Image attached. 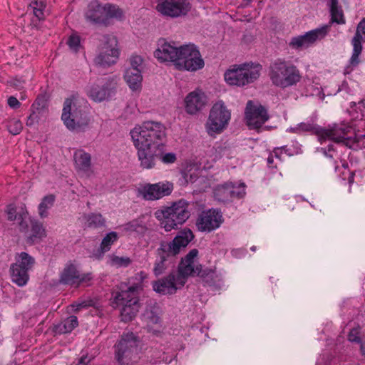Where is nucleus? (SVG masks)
<instances>
[{
    "label": "nucleus",
    "instance_id": "nucleus-50",
    "mask_svg": "<svg viewBox=\"0 0 365 365\" xmlns=\"http://www.w3.org/2000/svg\"><path fill=\"white\" fill-rule=\"evenodd\" d=\"M143 63V58L139 56H133L130 58V67L135 68H140Z\"/></svg>",
    "mask_w": 365,
    "mask_h": 365
},
{
    "label": "nucleus",
    "instance_id": "nucleus-15",
    "mask_svg": "<svg viewBox=\"0 0 365 365\" xmlns=\"http://www.w3.org/2000/svg\"><path fill=\"white\" fill-rule=\"evenodd\" d=\"M245 115L248 128L258 132L269 119L267 109L260 103H254L252 101H247Z\"/></svg>",
    "mask_w": 365,
    "mask_h": 365
},
{
    "label": "nucleus",
    "instance_id": "nucleus-62",
    "mask_svg": "<svg viewBox=\"0 0 365 365\" xmlns=\"http://www.w3.org/2000/svg\"><path fill=\"white\" fill-rule=\"evenodd\" d=\"M361 351L363 355H365V348L364 346V344H361Z\"/></svg>",
    "mask_w": 365,
    "mask_h": 365
},
{
    "label": "nucleus",
    "instance_id": "nucleus-59",
    "mask_svg": "<svg viewBox=\"0 0 365 365\" xmlns=\"http://www.w3.org/2000/svg\"><path fill=\"white\" fill-rule=\"evenodd\" d=\"M339 0H329V6L334 7V6H339Z\"/></svg>",
    "mask_w": 365,
    "mask_h": 365
},
{
    "label": "nucleus",
    "instance_id": "nucleus-9",
    "mask_svg": "<svg viewBox=\"0 0 365 365\" xmlns=\"http://www.w3.org/2000/svg\"><path fill=\"white\" fill-rule=\"evenodd\" d=\"M139 339L133 332L124 333L115 345V359L119 365H133L138 360Z\"/></svg>",
    "mask_w": 365,
    "mask_h": 365
},
{
    "label": "nucleus",
    "instance_id": "nucleus-57",
    "mask_svg": "<svg viewBox=\"0 0 365 365\" xmlns=\"http://www.w3.org/2000/svg\"><path fill=\"white\" fill-rule=\"evenodd\" d=\"M36 119V115H35V113H34L31 114L27 118V120L26 123V125L32 126L35 123Z\"/></svg>",
    "mask_w": 365,
    "mask_h": 365
},
{
    "label": "nucleus",
    "instance_id": "nucleus-3",
    "mask_svg": "<svg viewBox=\"0 0 365 365\" xmlns=\"http://www.w3.org/2000/svg\"><path fill=\"white\" fill-rule=\"evenodd\" d=\"M269 76L273 85L282 88L296 86L302 78L300 71L295 65L281 58L271 63Z\"/></svg>",
    "mask_w": 365,
    "mask_h": 365
},
{
    "label": "nucleus",
    "instance_id": "nucleus-38",
    "mask_svg": "<svg viewBox=\"0 0 365 365\" xmlns=\"http://www.w3.org/2000/svg\"><path fill=\"white\" fill-rule=\"evenodd\" d=\"M86 226L90 228H100L105 226L106 220L99 213H91L86 216Z\"/></svg>",
    "mask_w": 365,
    "mask_h": 365
},
{
    "label": "nucleus",
    "instance_id": "nucleus-22",
    "mask_svg": "<svg viewBox=\"0 0 365 365\" xmlns=\"http://www.w3.org/2000/svg\"><path fill=\"white\" fill-rule=\"evenodd\" d=\"M185 284L184 278L178 277L175 272H171L167 277L154 282L153 290L162 294H172Z\"/></svg>",
    "mask_w": 365,
    "mask_h": 365
},
{
    "label": "nucleus",
    "instance_id": "nucleus-16",
    "mask_svg": "<svg viewBox=\"0 0 365 365\" xmlns=\"http://www.w3.org/2000/svg\"><path fill=\"white\" fill-rule=\"evenodd\" d=\"M191 9L188 0H157L155 9L163 16L178 18L187 15Z\"/></svg>",
    "mask_w": 365,
    "mask_h": 365
},
{
    "label": "nucleus",
    "instance_id": "nucleus-10",
    "mask_svg": "<svg viewBox=\"0 0 365 365\" xmlns=\"http://www.w3.org/2000/svg\"><path fill=\"white\" fill-rule=\"evenodd\" d=\"M35 259L27 252H22L15 255V262L10 266L11 279L19 287L25 286L29 279V271L35 264Z\"/></svg>",
    "mask_w": 365,
    "mask_h": 365
},
{
    "label": "nucleus",
    "instance_id": "nucleus-63",
    "mask_svg": "<svg viewBox=\"0 0 365 365\" xmlns=\"http://www.w3.org/2000/svg\"><path fill=\"white\" fill-rule=\"evenodd\" d=\"M250 250L253 252H255L256 250V247L255 246H252Z\"/></svg>",
    "mask_w": 365,
    "mask_h": 365
},
{
    "label": "nucleus",
    "instance_id": "nucleus-2",
    "mask_svg": "<svg viewBox=\"0 0 365 365\" xmlns=\"http://www.w3.org/2000/svg\"><path fill=\"white\" fill-rule=\"evenodd\" d=\"M130 135L133 143L165 149L166 128L160 122L147 120L135 125Z\"/></svg>",
    "mask_w": 365,
    "mask_h": 365
},
{
    "label": "nucleus",
    "instance_id": "nucleus-19",
    "mask_svg": "<svg viewBox=\"0 0 365 365\" xmlns=\"http://www.w3.org/2000/svg\"><path fill=\"white\" fill-rule=\"evenodd\" d=\"M223 222L222 212L216 209L202 211L197 217L196 227L199 231L210 232L215 230Z\"/></svg>",
    "mask_w": 365,
    "mask_h": 365
},
{
    "label": "nucleus",
    "instance_id": "nucleus-14",
    "mask_svg": "<svg viewBox=\"0 0 365 365\" xmlns=\"http://www.w3.org/2000/svg\"><path fill=\"white\" fill-rule=\"evenodd\" d=\"M117 84V76L108 77L103 81L88 85L86 93L95 102L108 101L115 95Z\"/></svg>",
    "mask_w": 365,
    "mask_h": 365
},
{
    "label": "nucleus",
    "instance_id": "nucleus-48",
    "mask_svg": "<svg viewBox=\"0 0 365 365\" xmlns=\"http://www.w3.org/2000/svg\"><path fill=\"white\" fill-rule=\"evenodd\" d=\"M47 104L46 99L45 98L44 96H38L34 104L32 105V107L37 109V110H43Z\"/></svg>",
    "mask_w": 365,
    "mask_h": 365
},
{
    "label": "nucleus",
    "instance_id": "nucleus-36",
    "mask_svg": "<svg viewBox=\"0 0 365 365\" xmlns=\"http://www.w3.org/2000/svg\"><path fill=\"white\" fill-rule=\"evenodd\" d=\"M28 6L32 10L34 16L38 19H44L45 0H26Z\"/></svg>",
    "mask_w": 365,
    "mask_h": 365
},
{
    "label": "nucleus",
    "instance_id": "nucleus-51",
    "mask_svg": "<svg viewBox=\"0 0 365 365\" xmlns=\"http://www.w3.org/2000/svg\"><path fill=\"white\" fill-rule=\"evenodd\" d=\"M91 306V302H86V301H83L81 302L75 303V304H72V307L76 312L79 311L82 308H86V307H89Z\"/></svg>",
    "mask_w": 365,
    "mask_h": 365
},
{
    "label": "nucleus",
    "instance_id": "nucleus-37",
    "mask_svg": "<svg viewBox=\"0 0 365 365\" xmlns=\"http://www.w3.org/2000/svg\"><path fill=\"white\" fill-rule=\"evenodd\" d=\"M55 202V196L53 195H48L45 196L41 203L38 205V215L41 218L48 216V210L50 209Z\"/></svg>",
    "mask_w": 365,
    "mask_h": 365
},
{
    "label": "nucleus",
    "instance_id": "nucleus-53",
    "mask_svg": "<svg viewBox=\"0 0 365 365\" xmlns=\"http://www.w3.org/2000/svg\"><path fill=\"white\" fill-rule=\"evenodd\" d=\"M319 151L323 153L327 158H333V155L331 154V152L334 151L332 145H329L327 150V148H321L320 149H319Z\"/></svg>",
    "mask_w": 365,
    "mask_h": 365
},
{
    "label": "nucleus",
    "instance_id": "nucleus-27",
    "mask_svg": "<svg viewBox=\"0 0 365 365\" xmlns=\"http://www.w3.org/2000/svg\"><path fill=\"white\" fill-rule=\"evenodd\" d=\"M207 103V97L200 90L190 93L185 98V109L190 114H195L202 110Z\"/></svg>",
    "mask_w": 365,
    "mask_h": 365
},
{
    "label": "nucleus",
    "instance_id": "nucleus-33",
    "mask_svg": "<svg viewBox=\"0 0 365 365\" xmlns=\"http://www.w3.org/2000/svg\"><path fill=\"white\" fill-rule=\"evenodd\" d=\"M232 182H225L218 185L214 189V197L220 202H227L232 198Z\"/></svg>",
    "mask_w": 365,
    "mask_h": 365
},
{
    "label": "nucleus",
    "instance_id": "nucleus-61",
    "mask_svg": "<svg viewBox=\"0 0 365 365\" xmlns=\"http://www.w3.org/2000/svg\"><path fill=\"white\" fill-rule=\"evenodd\" d=\"M86 360L87 357H81L78 365H86V363L88 362V361Z\"/></svg>",
    "mask_w": 365,
    "mask_h": 365
},
{
    "label": "nucleus",
    "instance_id": "nucleus-47",
    "mask_svg": "<svg viewBox=\"0 0 365 365\" xmlns=\"http://www.w3.org/2000/svg\"><path fill=\"white\" fill-rule=\"evenodd\" d=\"M160 159L165 164H171L175 162L176 155L174 153H163L159 156Z\"/></svg>",
    "mask_w": 365,
    "mask_h": 365
},
{
    "label": "nucleus",
    "instance_id": "nucleus-42",
    "mask_svg": "<svg viewBox=\"0 0 365 365\" xmlns=\"http://www.w3.org/2000/svg\"><path fill=\"white\" fill-rule=\"evenodd\" d=\"M329 10L332 22H335L338 24H345L343 10L340 6L330 7Z\"/></svg>",
    "mask_w": 365,
    "mask_h": 365
},
{
    "label": "nucleus",
    "instance_id": "nucleus-5",
    "mask_svg": "<svg viewBox=\"0 0 365 365\" xmlns=\"http://www.w3.org/2000/svg\"><path fill=\"white\" fill-rule=\"evenodd\" d=\"M188 206V202L181 199L173 202L170 206L163 207L155 212V215L162 220L165 230L170 231L178 228V225L183 224L190 217Z\"/></svg>",
    "mask_w": 365,
    "mask_h": 365
},
{
    "label": "nucleus",
    "instance_id": "nucleus-54",
    "mask_svg": "<svg viewBox=\"0 0 365 365\" xmlns=\"http://www.w3.org/2000/svg\"><path fill=\"white\" fill-rule=\"evenodd\" d=\"M10 84L16 89L21 90L24 87V81L21 79H14L11 81Z\"/></svg>",
    "mask_w": 365,
    "mask_h": 365
},
{
    "label": "nucleus",
    "instance_id": "nucleus-6",
    "mask_svg": "<svg viewBox=\"0 0 365 365\" xmlns=\"http://www.w3.org/2000/svg\"><path fill=\"white\" fill-rule=\"evenodd\" d=\"M61 119L66 127L72 131L83 130L90 123L88 113L75 98L65 100Z\"/></svg>",
    "mask_w": 365,
    "mask_h": 365
},
{
    "label": "nucleus",
    "instance_id": "nucleus-60",
    "mask_svg": "<svg viewBox=\"0 0 365 365\" xmlns=\"http://www.w3.org/2000/svg\"><path fill=\"white\" fill-rule=\"evenodd\" d=\"M252 2V0H242L241 4H240V7L242 8H245L247 6H248Z\"/></svg>",
    "mask_w": 365,
    "mask_h": 365
},
{
    "label": "nucleus",
    "instance_id": "nucleus-58",
    "mask_svg": "<svg viewBox=\"0 0 365 365\" xmlns=\"http://www.w3.org/2000/svg\"><path fill=\"white\" fill-rule=\"evenodd\" d=\"M267 165L269 167H276V165H273V163H274V157L273 155H269L268 158H267Z\"/></svg>",
    "mask_w": 365,
    "mask_h": 365
},
{
    "label": "nucleus",
    "instance_id": "nucleus-1",
    "mask_svg": "<svg viewBox=\"0 0 365 365\" xmlns=\"http://www.w3.org/2000/svg\"><path fill=\"white\" fill-rule=\"evenodd\" d=\"M193 238L192 232L190 229H184L171 242H161L156 250V259L153 269L154 274L158 277L163 274L173 262V257Z\"/></svg>",
    "mask_w": 365,
    "mask_h": 365
},
{
    "label": "nucleus",
    "instance_id": "nucleus-64",
    "mask_svg": "<svg viewBox=\"0 0 365 365\" xmlns=\"http://www.w3.org/2000/svg\"><path fill=\"white\" fill-rule=\"evenodd\" d=\"M144 273L143 272H140V275H143Z\"/></svg>",
    "mask_w": 365,
    "mask_h": 365
},
{
    "label": "nucleus",
    "instance_id": "nucleus-11",
    "mask_svg": "<svg viewBox=\"0 0 365 365\" xmlns=\"http://www.w3.org/2000/svg\"><path fill=\"white\" fill-rule=\"evenodd\" d=\"M231 118L230 110H228L222 101H218L212 107L206 129L210 135L222 133L228 125Z\"/></svg>",
    "mask_w": 365,
    "mask_h": 365
},
{
    "label": "nucleus",
    "instance_id": "nucleus-28",
    "mask_svg": "<svg viewBox=\"0 0 365 365\" xmlns=\"http://www.w3.org/2000/svg\"><path fill=\"white\" fill-rule=\"evenodd\" d=\"M105 9L98 1H93L88 5V9L86 13L87 21L97 24L107 25L106 21Z\"/></svg>",
    "mask_w": 365,
    "mask_h": 365
},
{
    "label": "nucleus",
    "instance_id": "nucleus-4",
    "mask_svg": "<svg viewBox=\"0 0 365 365\" xmlns=\"http://www.w3.org/2000/svg\"><path fill=\"white\" fill-rule=\"evenodd\" d=\"M365 135H356L352 125L348 123H334L329 128H323L322 140L327 138L338 143H343L346 146L359 150L365 147L361 144Z\"/></svg>",
    "mask_w": 365,
    "mask_h": 365
},
{
    "label": "nucleus",
    "instance_id": "nucleus-17",
    "mask_svg": "<svg viewBox=\"0 0 365 365\" xmlns=\"http://www.w3.org/2000/svg\"><path fill=\"white\" fill-rule=\"evenodd\" d=\"M329 26L324 25L306 32L303 35L294 36L290 39L289 46L295 50H303L314 44L318 40L324 38L329 32Z\"/></svg>",
    "mask_w": 365,
    "mask_h": 365
},
{
    "label": "nucleus",
    "instance_id": "nucleus-7",
    "mask_svg": "<svg viewBox=\"0 0 365 365\" xmlns=\"http://www.w3.org/2000/svg\"><path fill=\"white\" fill-rule=\"evenodd\" d=\"M140 288V284L130 286L126 290L118 292L114 295V303L118 307H121V321L128 322L132 321L139 311V302L138 291Z\"/></svg>",
    "mask_w": 365,
    "mask_h": 365
},
{
    "label": "nucleus",
    "instance_id": "nucleus-25",
    "mask_svg": "<svg viewBox=\"0 0 365 365\" xmlns=\"http://www.w3.org/2000/svg\"><path fill=\"white\" fill-rule=\"evenodd\" d=\"M154 52L155 57L161 62L170 61L177 65L180 47H176L164 40H160Z\"/></svg>",
    "mask_w": 365,
    "mask_h": 365
},
{
    "label": "nucleus",
    "instance_id": "nucleus-34",
    "mask_svg": "<svg viewBox=\"0 0 365 365\" xmlns=\"http://www.w3.org/2000/svg\"><path fill=\"white\" fill-rule=\"evenodd\" d=\"M31 234L29 237V241L32 243L40 241L46 237V230L43 224L37 220L31 221Z\"/></svg>",
    "mask_w": 365,
    "mask_h": 365
},
{
    "label": "nucleus",
    "instance_id": "nucleus-26",
    "mask_svg": "<svg viewBox=\"0 0 365 365\" xmlns=\"http://www.w3.org/2000/svg\"><path fill=\"white\" fill-rule=\"evenodd\" d=\"M141 320L148 332L156 336L161 332V319L157 309L147 308L141 315Z\"/></svg>",
    "mask_w": 365,
    "mask_h": 365
},
{
    "label": "nucleus",
    "instance_id": "nucleus-18",
    "mask_svg": "<svg viewBox=\"0 0 365 365\" xmlns=\"http://www.w3.org/2000/svg\"><path fill=\"white\" fill-rule=\"evenodd\" d=\"M365 41V18L358 24L355 35L351 41L353 52L349 61V64L344 68V74H349L354 68L356 67L360 61L359 55L362 51L361 41Z\"/></svg>",
    "mask_w": 365,
    "mask_h": 365
},
{
    "label": "nucleus",
    "instance_id": "nucleus-44",
    "mask_svg": "<svg viewBox=\"0 0 365 365\" xmlns=\"http://www.w3.org/2000/svg\"><path fill=\"white\" fill-rule=\"evenodd\" d=\"M232 197L241 198L245 195V183H240L237 185L232 182Z\"/></svg>",
    "mask_w": 365,
    "mask_h": 365
},
{
    "label": "nucleus",
    "instance_id": "nucleus-39",
    "mask_svg": "<svg viewBox=\"0 0 365 365\" xmlns=\"http://www.w3.org/2000/svg\"><path fill=\"white\" fill-rule=\"evenodd\" d=\"M103 9H105V16L106 24H108V21L111 18H120L123 15L122 11L116 6L106 4L103 5Z\"/></svg>",
    "mask_w": 365,
    "mask_h": 365
},
{
    "label": "nucleus",
    "instance_id": "nucleus-29",
    "mask_svg": "<svg viewBox=\"0 0 365 365\" xmlns=\"http://www.w3.org/2000/svg\"><path fill=\"white\" fill-rule=\"evenodd\" d=\"M124 80L133 91H140L142 88V71L141 68H128L124 73Z\"/></svg>",
    "mask_w": 365,
    "mask_h": 365
},
{
    "label": "nucleus",
    "instance_id": "nucleus-49",
    "mask_svg": "<svg viewBox=\"0 0 365 365\" xmlns=\"http://www.w3.org/2000/svg\"><path fill=\"white\" fill-rule=\"evenodd\" d=\"M348 339L351 342L361 343V338L359 336V331L357 328L351 329L348 335Z\"/></svg>",
    "mask_w": 365,
    "mask_h": 365
},
{
    "label": "nucleus",
    "instance_id": "nucleus-35",
    "mask_svg": "<svg viewBox=\"0 0 365 365\" xmlns=\"http://www.w3.org/2000/svg\"><path fill=\"white\" fill-rule=\"evenodd\" d=\"M200 272H205V274H209L207 276H199L201 277L203 281L208 286H220L222 282V277L220 274L217 273V272L212 269H205L202 268Z\"/></svg>",
    "mask_w": 365,
    "mask_h": 365
},
{
    "label": "nucleus",
    "instance_id": "nucleus-52",
    "mask_svg": "<svg viewBox=\"0 0 365 365\" xmlns=\"http://www.w3.org/2000/svg\"><path fill=\"white\" fill-rule=\"evenodd\" d=\"M8 105L12 108H18L21 106V103L14 96H10L8 98Z\"/></svg>",
    "mask_w": 365,
    "mask_h": 365
},
{
    "label": "nucleus",
    "instance_id": "nucleus-41",
    "mask_svg": "<svg viewBox=\"0 0 365 365\" xmlns=\"http://www.w3.org/2000/svg\"><path fill=\"white\" fill-rule=\"evenodd\" d=\"M6 213H7V215H8V219L9 220H11V221L15 220H20L19 226H20V230L21 231L23 232V231L26 230V229L28 227V225L24 221L22 215H20L19 217L17 216L16 210L15 207L11 206V205L8 206L7 207V210H6Z\"/></svg>",
    "mask_w": 365,
    "mask_h": 365
},
{
    "label": "nucleus",
    "instance_id": "nucleus-13",
    "mask_svg": "<svg viewBox=\"0 0 365 365\" xmlns=\"http://www.w3.org/2000/svg\"><path fill=\"white\" fill-rule=\"evenodd\" d=\"M204 65V60L195 45L188 44L180 46L176 65L179 70L195 71L202 68Z\"/></svg>",
    "mask_w": 365,
    "mask_h": 365
},
{
    "label": "nucleus",
    "instance_id": "nucleus-21",
    "mask_svg": "<svg viewBox=\"0 0 365 365\" xmlns=\"http://www.w3.org/2000/svg\"><path fill=\"white\" fill-rule=\"evenodd\" d=\"M198 251L196 249L191 250L186 256L181 259L178 266V270L175 272L178 277L184 278L185 283L189 276H207L208 274L200 272L202 266L200 264H195V259L197 256Z\"/></svg>",
    "mask_w": 365,
    "mask_h": 365
},
{
    "label": "nucleus",
    "instance_id": "nucleus-20",
    "mask_svg": "<svg viewBox=\"0 0 365 365\" xmlns=\"http://www.w3.org/2000/svg\"><path fill=\"white\" fill-rule=\"evenodd\" d=\"M133 145L137 150V157L140 167L143 169L153 168L159 156L165 151V149L145 145L133 143Z\"/></svg>",
    "mask_w": 365,
    "mask_h": 365
},
{
    "label": "nucleus",
    "instance_id": "nucleus-23",
    "mask_svg": "<svg viewBox=\"0 0 365 365\" xmlns=\"http://www.w3.org/2000/svg\"><path fill=\"white\" fill-rule=\"evenodd\" d=\"M173 185L169 182H159L154 184H146L142 190L141 194L146 200H157L171 194Z\"/></svg>",
    "mask_w": 365,
    "mask_h": 365
},
{
    "label": "nucleus",
    "instance_id": "nucleus-45",
    "mask_svg": "<svg viewBox=\"0 0 365 365\" xmlns=\"http://www.w3.org/2000/svg\"><path fill=\"white\" fill-rule=\"evenodd\" d=\"M111 261L113 265L118 267H126L131 263V259L128 257L114 256Z\"/></svg>",
    "mask_w": 365,
    "mask_h": 365
},
{
    "label": "nucleus",
    "instance_id": "nucleus-31",
    "mask_svg": "<svg viewBox=\"0 0 365 365\" xmlns=\"http://www.w3.org/2000/svg\"><path fill=\"white\" fill-rule=\"evenodd\" d=\"M74 161L76 169L87 173L91 166V156L83 150H76L74 153Z\"/></svg>",
    "mask_w": 365,
    "mask_h": 365
},
{
    "label": "nucleus",
    "instance_id": "nucleus-12",
    "mask_svg": "<svg viewBox=\"0 0 365 365\" xmlns=\"http://www.w3.org/2000/svg\"><path fill=\"white\" fill-rule=\"evenodd\" d=\"M98 53L94 59L96 65L102 67L114 64L118 58V41L113 35H105L101 39Z\"/></svg>",
    "mask_w": 365,
    "mask_h": 365
},
{
    "label": "nucleus",
    "instance_id": "nucleus-46",
    "mask_svg": "<svg viewBox=\"0 0 365 365\" xmlns=\"http://www.w3.org/2000/svg\"><path fill=\"white\" fill-rule=\"evenodd\" d=\"M68 45L71 49L76 52L78 51L80 46L79 36L75 34L71 35L68 40Z\"/></svg>",
    "mask_w": 365,
    "mask_h": 365
},
{
    "label": "nucleus",
    "instance_id": "nucleus-40",
    "mask_svg": "<svg viewBox=\"0 0 365 365\" xmlns=\"http://www.w3.org/2000/svg\"><path fill=\"white\" fill-rule=\"evenodd\" d=\"M118 240V235L115 232H110L108 233L103 239L100 249L103 254L110 250L111 245Z\"/></svg>",
    "mask_w": 365,
    "mask_h": 365
},
{
    "label": "nucleus",
    "instance_id": "nucleus-43",
    "mask_svg": "<svg viewBox=\"0 0 365 365\" xmlns=\"http://www.w3.org/2000/svg\"><path fill=\"white\" fill-rule=\"evenodd\" d=\"M6 128L8 131L14 135H18L23 129L22 123L16 118H12L7 121Z\"/></svg>",
    "mask_w": 365,
    "mask_h": 365
},
{
    "label": "nucleus",
    "instance_id": "nucleus-55",
    "mask_svg": "<svg viewBox=\"0 0 365 365\" xmlns=\"http://www.w3.org/2000/svg\"><path fill=\"white\" fill-rule=\"evenodd\" d=\"M140 225L136 221L130 222L125 225V229L129 231H137Z\"/></svg>",
    "mask_w": 365,
    "mask_h": 365
},
{
    "label": "nucleus",
    "instance_id": "nucleus-8",
    "mask_svg": "<svg viewBox=\"0 0 365 365\" xmlns=\"http://www.w3.org/2000/svg\"><path fill=\"white\" fill-rule=\"evenodd\" d=\"M262 70L259 63L234 65L224 74L225 81L231 86H244L257 80Z\"/></svg>",
    "mask_w": 365,
    "mask_h": 365
},
{
    "label": "nucleus",
    "instance_id": "nucleus-32",
    "mask_svg": "<svg viewBox=\"0 0 365 365\" xmlns=\"http://www.w3.org/2000/svg\"><path fill=\"white\" fill-rule=\"evenodd\" d=\"M78 325V319L76 316H71L55 325L54 331L58 334L71 332Z\"/></svg>",
    "mask_w": 365,
    "mask_h": 365
},
{
    "label": "nucleus",
    "instance_id": "nucleus-56",
    "mask_svg": "<svg viewBox=\"0 0 365 365\" xmlns=\"http://www.w3.org/2000/svg\"><path fill=\"white\" fill-rule=\"evenodd\" d=\"M357 108L360 110L361 120L365 121V100L358 103Z\"/></svg>",
    "mask_w": 365,
    "mask_h": 365
},
{
    "label": "nucleus",
    "instance_id": "nucleus-30",
    "mask_svg": "<svg viewBox=\"0 0 365 365\" xmlns=\"http://www.w3.org/2000/svg\"><path fill=\"white\" fill-rule=\"evenodd\" d=\"M288 130L296 134L309 133L317 135L319 137V140L322 143L323 128L312 121L302 122L294 127L289 128Z\"/></svg>",
    "mask_w": 365,
    "mask_h": 365
},
{
    "label": "nucleus",
    "instance_id": "nucleus-24",
    "mask_svg": "<svg viewBox=\"0 0 365 365\" xmlns=\"http://www.w3.org/2000/svg\"><path fill=\"white\" fill-rule=\"evenodd\" d=\"M93 279L91 273L80 274L75 265L67 264L60 275L59 282L63 284L78 287L81 283L88 282Z\"/></svg>",
    "mask_w": 365,
    "mask_h": 365
}]
</instances>
